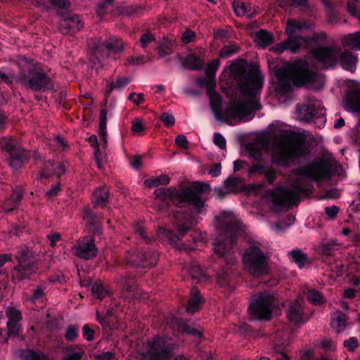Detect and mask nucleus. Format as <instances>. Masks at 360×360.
Listing matches in <instances>:
<instances>
[{
  "instance_id": "nucleus-1",
  "label": "nucleus",
  "mask_w": 360,
  "mask_h": 360,
  "mask_svg": "<svg viewBox=\"0 0 360 360\" xmlns=\"http://www.w3.org/2000/svg\"><path fill=\"white\" fill-rule=\"evenodd\" d=\"M210 190L208 184L195 181L191 188L175 190L162 187L154 191L155 198L168 205L175 204L179 207V210L173 211L177 233L166 229L162 230V234L171 245H176L181 238L198 223V215L206 213L205 200L201 195L209 193Z\"/></svg>"
},
{
  "instance_id": "nucleus-2",
  "label": "nucleus",
  "mask_w": 360,
  "mask_h": 360,
  "mask_svg": "<svg viewBox=\"0 0 360 360\" xmlns=\"http://www.w3.org/2000/svg\"><path fill=\"white\" fill-rule=\"evenodd\" d=\"M240 91L249 101H233L220 113L215 114L217 120L233 125V120L241 119L260 110L258 96L263 87L264 79L254 66L243 67L238 70L237 75Z\"/></svg>"
},
{
  "instance_id": "nucleus-3",
  "label": "nucleus",
  "mask_w": 360,
  "mask_h": 360,
  "mask_svg": "<svg viewBox=\"0 0 360 360\" xmlns=\"http://www.w3.org/2000/svg\"><path fill=\"white\" fill-rule=\"evenodd\" d=\"M219 220V236L213 242V250L222 265L217 274V283L220 287L232 290V266L236 259L233 250L237 243L238 233L241 230V223L229 212H224L217 217Z\"/></svg>"
},
{
  "instance_id": "nucleus-4",
  "label": "nucleus",
  "mask_w": 360,
  "mask_h": 360,
  "mask_svg": "<svg viewBox=\"0 0 360 360\" xmlns=\"http://www.w3.org/2000/svg\"><path fill=\"white\" fill-rule=\"evenodd\" d=\"M169 324L172 328L171 334L157 335L148 340L145 353L146 360H172L179 347V334L193 337L196 346H198L204 338L202 331L191 327L182 318L172 316Z\"/></svg>"
},
{
  "instance_id": "nucleus-5",
  "label": "nucleus",
  "mask_w": 360,
  "mask_h": 360,
  "mask_svg": "<svg viewBox=\"0 0 360 360\" xmlns=\"http://www.w3.org/2000/svg\"><path fill=\"white\" fill-rule=\"evenodd\" d=\"M169 324L172 328L171 334L157 335L148 340L145 353L146 360H172L179 347V334L193 337L196 346H198L204 338L202 331L191 327L182 318L172 316Z\"/></svg>"
},
{
  "instance_id": "nucleus-6",
  "label": "nucleus",
  "mask_w": 360,
  "mask_h": 360,
  "mask_svg": "<svg viewBox=\"0 0 360 360\" xmlns=\"http://www.w3.org/2000/svg\"><path fill=\"white\" fill-rule=\"evenodd\" d=\"M276 75L278 80L276 91L281 94L292 91V82L295 86H305L314 89H321L325 83L323 75L310 70L308 63L302 59L295 60L288 68L278 69Z\"/></svg>"
},
{
  "instance_id": "nucleus-7",
  "label": "nucleus",
  "mask_w": 360,
  "mask_h": 360,
  "mask_svg": "<svg viewBox=\"0 0 360 360\" xmlns=\"http://www.w3.org/2000/svg\"><path fill=\"white\" fill-rule=\"evenodd\" d=\"M311 54L324 68L334 67L340 60L344 69L352 72L356 70V56L349 51H342L338 46H319L311 51Z\"/></svg>"
},
{
  "instance_id": "nucleus-8",
  "label": "nucleus",
  "mask_w": 360,
  "mask_h": 360,
  "mask_svg": "<svg viewBox=\"0 0 360 360\" xmlns=\"http://www.w3.org/2000/svg\"><path fill=\"white\" fill-rule=\"evenodd\" d=\"M314 186H304L300 181H295L292 184V189L280 187L276 191L269 189L267 195L272 204V208L276 212H282L297 205L300 194L310 195L313 192Z\"/></svg>"
},
{
  "instance_id": "nucleus-9",
  "label": "nucleus",
  "mask_w": 360,
  "mask_h": 360,
  "mask_svg": "<svg viewBox=\"0 0 360 360\" xmlns=\"http://www.w3.org/2000/svg\"><path fill=\"white\" fill-rule=\"evenodd\" d=\"M293 139L296 141L295 143H280L275 146L271 157L273 164L287 167L309 155V150L304 146L305 137L295 133Z\"/></svg>"
},
{
  "instance_id": "nucleus-10",
  "label": "nucleus",
  "mask_w": 360,
  "mask_h": 360,
  "mask_svg": "<svg viewBox=\"0 0 360 360\" xmlns=\"http://www.w3.org/2000/svg\"><path fill=\"white\" fill-rule=\"evenodd\" d=\"M312 27L313 23L309 21L288 19L285 26L287 39L272 46L271 51L276 54H281L284 51H290L292 53H297L307 41L303 36L297 34V32L303 30L311 29Z\"/></svg>"
},
{
  "instance_id": "nucleus-11",
  "label": "nucleus",
  "mask_w": 360,
  "mask_h": 360,
  "mask_svg": "<svg viewBox=\"0 0 360 360\" xmlns=\"http://www.w3.org/2000/svg\"><path fill=\"white\" fill-rule=\"evenodd\" d=\"M24 86L34 91H55L53 81L40 65L24 56Z\"/></svg>"
},
{
  "instance_id": "nucleus-12",
  "label": "nucleus",
  "mask_w": 360,
  "mask_h": 360,
  "mask_svg": "<svg viewBox=\"0 0 360 360\" xmlns=\"http://www.w3.org/2000/svg\"><path fill=\"white\" fill-rule=\"evenodd\" d=\"M268 256L255 245L245 249L242 262L244 269L254 278H259L269 273Z\"/></svg>"
},
{
  "instance_id": "nucleus-13",
  "label": "nucleus",
  "mask_w": 360,
  "mask_h": 360,
  "mask_svg": "<svg viewBox=\"0 0 360 360\" xmlns=\"http://www.w3.org/2000/svg\"><path fill=\"white\" fill-rule=\"evenodd\" d=\"M124 48V42L120 38L115 37L100 38L93 44L90 60L94 65L102 67L104 59L109 58L111 54L121 53Z\"/></svg>"
},
{
  "instance_id": "nucleus-14",
  "label": "nucleus",
  "mask_w": 360,
  "mask_h": 360,
  "mask_svg": "<svg viewBox=\"0 0 360 360\" xmlns=\"http://www.w3.org/2000/svg\"><path fill=\"white\" fill-rule=\"evenodd\" d=\"M296 113L302 122H309L314 120L319 128L323 127L326 122L323 103L314 97H308L303 103L297 104Z\"/></svg>"
},
{
  "instance_id": "nucleus-15",
  "label": "nucleus",
  "mask_w": 360,
  "mask_h": 360,
  "mask_svg": "<svg viewBox=\"0 0 360 360\" xmlns=\"http://www.w3.org/2000/svg\"><path fill=\"white\" fill-rule=\"evenodd\" d=\"M159 259V253L150 248L130 249L125 252L124 264L135 268H151Z\"/></svg>"
},
{
  "instance_id": "nucleus-16",
  "label": "nucleus",
  "mask_w": 360,
  "mask_h": 360,
  "mask_svg": "<svg viewBox=\"0 0 360 360\" xmlns=\"http://www.w3.org/2000/svg\"><path fill=\"white\" fill-rule=\"evenodd\" d=\"M275 297L267 292H260L250 302L248 307L250 315L256 320L268 321L272 316Z\"/></svg>"
},
{
  "instance_id": "nucleus-17",
  "label": "nucleus",
  "mask_w": 360,
  "mask_h": 360,
  "mask_svg": "<svg viewBox=\"0 0 360 360\" xmlns=\"http://www.w3.org/2000/svg\"><path fill=\"white\" fill-rule=\"evenodd\" d=\"M331 169L332 167L329 162L324 159H318L302 167L299 174L313 181L319 182L331 178Z\"/></svg>"
},
{
  "instance_id": "nucleus-18",
  "label": "nucleus",
  "mask_w": 360,
  "mask_h": 360,
  "mask_svg": "<svg viewBox=\"0 0 360 360\" xmlns=\"http://www.w3.org/2000/svg\"><path fill=\"white\" fill-rule=\"evenodd\" d=\"M39 248L24 245V279L35 281L38 277L39 266L41 263Z\"/></svg>"
},
{
  "instance_id": "nucleus-19",
  "label": "nucleus",
  "mask_w": 360,
  "mask_h": 360,
  "mask_svg": "<svg viewBox=\"0 0 360 360\" xmlns=\"http://www.w3.org/2000/svg\"><path fill=\"white\" fill-rule=\"evenodd\" d=\"M72 251L77 258L91 260L96 257L98 250L94 238L91 236H85L75 242L72 248Z\"/></svg>"
},
{
  "instance_id": "nucleus-20",
  "label": "nucleus",
  "mask_w": 360,
  "mask_h": 360,
  "mask_svg": "<svg viewBox=\"0 0 360 360\" xmlns=\"http://www.w3.org/2000/svg\"><path fill=\"white\" fill-rule=\"evenodd\" d=\"M1 146L7 151L9 157L8 158V163L9 166L14 170L18 171L22 166V149L20 145L15 146L12 140L3 141Z\"/></svg>"
},
{
  "instance_id": "nucleus-21",
  "label": "nucleus",
  "mask_w": 360,
  "mask_h": 360,
  "mask_svg": "<svg viewBox=\"0 0 360 360\" xmlns=\"http://www.w3.org/2000/svg\"><path fill=\"white\" fill-rule=\"evenodd\" d=\"M82 218L93 236L101 235V217L97 212L90 207H85L82 211Z\"/></svg>"
},
{
  "instance_id": "nucleus-22",
  "label": "nucleus",
  "mask_w": 360,
  "mask_h": 360,
  "mask_svg": "<svg viewBox=\"0 0 360 360\" xmlns=\"http://www.w3.org/2000/svg\"><path fill=\"white\" fill-rule=\"evenodd\" d=\"M84 27L79 16L77 15H68L64 16L59 22V30L63 34L73 35L80 31Z\"/></svg>"
},
{
  "instance_id": "nucleus-23",
  "label": "nucleus",
  "mask_w": 360,
  "mask_h": 360,
  "mask_svg": "<svg viewBox=\"0 0 360 360\" xmlns=\"http://www.w3.org/2000/svg\"><path fill=\"white\" fill-rule=\"evenodd\" d=\"M304 315V307L298 301L295 300L290 302L287 316L290 322L295 325L304 323L306 321Z\"/></svg>"
},
{
  "instance_id": "nucleus-24",
  "label": "nucleus",
  "mask_w": 360,
  "mask_h": 360,
  "mask_svg": "<svg viewBox=\"0 0 360 360\" xmlns=\"http://www.w3.org/2000/svg\"><path fill=\"white\" fill-rule=\"evenodd\" d=\"M205 303V298L196 287H193L190 291V297L186 305V311L194 314L199 311Z\"/></svg>"
},
{
  "instance_id": "nucleus-25",
  "label": "nucleus",
  "mask_w": 360,
  "mask_h": 360,
  "mask_svg": "<svg viewBox=\"0 0 360 360\" xmlns=\"http://www.w3.org/2000/svg\"><path fill=\"white\" fill-rule=\"evenodd\" d=\"M110 191L106 186L97 188L92 194L91 203L94 208L106 207L108 203Z\"/></svg>"
},
{
  "instance_id": "nucleus-26",
  "label": "nucleus",
  "mask_w": 360,
  "mask_h": 360,
  "mask_svg": "<svg viewBox=\"0 0 360 360\" xmlns=\"http://www.w3.org/2000/svg\"><path fill=\"white\" fill-rule=\"evenodd\" d=\"M179 60L182 67L190 70H200L205 65L204 60L194 53H189L184 58L179 56Z\"/></svg>"
},
{
  "instance_id": "nucleus-27",
  "label": "nucleus",
  "mask_w": 360,
  "mask_h": 360,
  "mask_svg": "<svg viewBox=\"0 0 360 360\" xmlns=\"http://www.w3.org/2000/svg\"><path fill=\"white\" fill-rule=\"evenodd\" d=\"M119 284L122 288L123 290L129 294H132L134 296L139 295V289L137 288L136 284V278L131 274L122 276L119 279Z\"/></svg>"
},
{
  "instance_id": "nucleus-28",
  "label": "nucleus",
  "mask_w": 360,
  "mask_h": 360,
  "mask_svg": "<svg viewBox=\"0 0 360 360\" xmlns=\"http://www.w3.org/2000/svg\"><path fill=\"white\" fill-rule=\"evenodd\" d=\"M346 104L352 111L360 112V89L353 88L347 92Z\"/></svg>"
},
{
  "instance_id": "nucleus-29",
  "label": "nucleus",
  "mask_w": 360,
  "mask_h": 360,
  "mask_svg": "<svg viewBox=\"0 0 360 360\" xmlns=\"http://www.w3.org/2000/svg\"><path fill=\"white\" fill-rule=\"evenodd\" d=\"M36 6L42 9L47 10L51 7L58 8L60 9H68L70 4L68 0H49L47 1L43 0H34V2Z\"/></svg>"
},
{
  "instance_id": "nucleus-30",
  "label": "nucleus",
  "mask_w": 360,
  "mask_h": 360,
  "mask_svg": "<svg viewBox=\"0 0 360 360\" xmlns=\"http://www.w3.org/2000/svg\"><path fill=\"white\" fill-rule=\"evenodd\" d=\"M255 41L260 48L266 49L274 42V38L270 32L261 29L255 34Z\"/></svg>"
},
{
  "instance_id": "nucleus-31",
  "label": "nucleus",
  "mask_w": 360,
  "mask_h": 360,
  "mask_svg": "<svg viewBox=\"0 0 360 360\" xmlns=\"http://www.w3.org/2000/svg\"><path fill=\"white\" fill-rule=\"evenodd\" d=\"M7 315L8 317V335L11 336L16 333L18 330V327L17 326L18 322L20 319V313L19 311L15 310V309H9L7 311Z\"/></svg>"
},
{
  "instance_id": "nucleus-32",
  "label": "nucleus",
  "mask_w": 360,
  "mask_h": 360,
  "mask_svg": "<svg viewBox=\"0 0 360 360\" xmlns=\"http://www.w3.org/2000/svg\"><path fill=\"white\" fill-rule=\"evenodd\" d=\"M342 44L350 49L360 50V31L344 36Z\"/></svg>"
},
{
  "instance_id": "nucleus-33",
  "label": "nucleus",
  "mask_w": 360,
  "mask_h": 360,
  "mask_svg": "<svg viewBox=\"0 0 360 360\" xmlns=\"http://www.w3.org/2000/svg\"><path fill=\"white\" fill-rule=\"evenodd\" d=\"M225 188L230 189L229 192L237 193L245 186L244 179L240 176H229L224 181Z\"/></svg>"
},
{
  "instance_id": "nucleus-34",
  "label": "nucleus",
  "mask_w": 360,
  "mask_h": 360,
  "mask_svg": "<svg viewBox=\"0 0 360 360\" xmlns=\"http://www.w3.org/2000/svg\"><path fill=\"white\" fill-rule=\"evenodd\" d=\"M290 259L294 262L299 268H303L305 264L309 262V257L303 253L300 249H293L288 252Z\"/></svg>"
},
{
  "instance_id": "nucleus-35",
  "label": "nucleus",
  "mask_w": 360,
  "mask_h": 360,
  "mask_svg": "<svg viewBox=\"0 0 360 360\" xmlns=\"http://www.w3.org/2000/svg\"><path fill=\"white\" fill-rule=\"evenodd\" d=\"M113 313L111 310H108L105 314H101L99 311H96V319L102 326L104 330H112L113 321L112 317Z\"/></svg>"
},
{
  "instance_id": "nucleus-36",
  "label": "nucleus",
  "mask_w": 360,
  "mask_h": 360,
  "mask_svg": "<svg viewBox=\"0 0 360 360\" xmlns=\"http://www.w3.org/2000/svg\"><path fill=\"white\" fill-rule=\"evenodd\" d=\"M143 7L141 5H123L117 8V12L124 15L131 16L142 13Z\"/></svg>"
},
{
  "instance_id": "nucleus-37",
  "label": "nucleus",
  "mask_w": 360,
  "mask_h": 360,
  "mask_svg": "<svg viewBox=\"0 0 360 360\" xmlns=\"http://www.w3.org/2000/svg\"><path fill=\"white\" fill-rule=\"evenodd\" d=\"M197 84L199 86L205 87L207 90V94L210 96L214 95L219 97L218 94L215 91L216 83L215 80L210 77H200L197 79Z\"/></svg>"
},
{
  "instance_id": "nucleus-38",
  "label": "nucleus",
  "mask_w": 360,
  "mask_h": 360,
  "mask_svg": "<svg viewBox=\"0 0 360 360\" xmlns=\"http://www.w3.org/2000/svg\"><path fill=\"white\" fill-rule=\"evenodd\" d=\"M170 178L167 174H161L159 176H152L145 179L143 184L148 188H154L160 185H167Z\"/></svg>"
},
{
  "instance_id": "nucleus-39",
  "label": "nucleus",
  "mask_w": 360,
  "mask_h": 360,
  "mask_svg": "<svg viewBox=\"0 0 360 360\" xmlns=\"http://www.w3.org/2000/svg\"><path fill=\"white\" fill-rule=\"evenodd\" d=\"M67 354L63 360H81L85 354V352L77 346L70 345L66 348Z\"/></svg>"
},
{
  "instance_id": "nucleus-40",
  "label": "nucleus",
  "mask_w": 360,
  "mask_h": 360,
  "mask_svg": "<svg viewBox=\"0 0 360 360\" xmlns=\"http://www.w3.org/2000/svg\"><path fill=\"white\" fill-rule=\"evenodd\" d=\"M267 166L265 165L263 160H253L251 165L249 164L248 169V176L252 177L255 174L262 175L264 173V169Z\"/></svg>"
},
{
  "instance_id": "nucleus-41",
  "label": "nucleus",
  "mask_w": 360,
  "mask_h": 360,
  "mask_svg": "<svg viewBox=\"0 0 360 360\" xmlns=\"http://www.w3.org/2000/svg\"><path fill=\"white\" fill-rule=\"evenodd\" d=\"M131 82V79L127 77H117L115 82H111L108 84L105 90V94L109 96L111 92L116 89H122Z\"/></svg>"
},
{
  "instance_id": "nucleus-42",
  "label": "nucleus",
  "mask_w": 360,
  "mask_h": 360,
  "mask_svg": "<svg viewBox=\"0 0 360 360\" xmlns=\"http://www.w3.org/2000/svg\"><path fill=\"white\" fill-rule=\"evenodd\" d=\"M248 158L253 160H263V155L260 148L255 143H249L245 146Z\"/></svg>"
},
{
  "instance_id": "nucleus-43",
  "label": "nucleus",
  "mask_w": 360,
  "mask_h": 360,
  "mask_svg": "<svg viewBox=\"0 0 360 360\" xmlns=\"http://www.w3.org/2000/svg\"><path fill=\"white\" fill-rule=\"evenodd\" d=\"M307 300L314 305H321L324 302L323 294L315 289H310L307 293Z\"/></svg>"
},
{
  "instance_id": "nucleus-44",
  "label": "nucleus",
  "mask_w": 360,
  "mask_h": 360,
  "mask_svg": "<svg viewBox=\"0 0 360 360\" xmlns=\"http://www.w3.org/2000/svg\"><path fill=\"white\" fill-rule=\"evenodd\" d=\"M172 39H169L168 37L165 38L164 41L155 47V49H158V54L160 57H165L172 53Z\"/></svg>"
},
{
  "instance_id": "nucleus-45",
  "label": "nucleus",
  "mask_w": 360,
  "mask_h": 360,
  "mask_svg": "<svg viewBox=\"0 0 360 360\" xmlns=\"http://www.w3.org/2000/svg\"><path fill=\"white\" fill-rule=\"evenodd\" d=\"M239 46L236 44L224 45L219 51V57L228 58L239 51Z\"/></svg>"
},
{
  "instance_id": "nucleus-46",
  "label": "nucleus",
  "mask_w": 360,
  "mask_h": 360,
  "mask_svg": "<svg viewBox=\"0 0 360 360\" xmlns=\"http://www.w3.org/2000/svg\"><path fill=\"white\" fill-rule=\"evenodd\" d=\"M32 295L27 298V300L33 303H43L46 300V295L41 286H37L32 290Z\"/></svg>"
},
{
  "instance_id": "nucleus-47",
  "label": "nucleus",
  "mask_w": 360,
  "mask_h": 360,
  "mask_svg": "<svg viewBox=\"0 0 360 360\" xmlns=\"http://www.w3.org/2000/svg\"><path fill=\"white\" fill-rule=\"evenodd\" d=\"M330 324L333 328H335L338 332H340L346 326V316L342 312H338L335 316L332 319Z\"/></svg>"
},
{
  "instance_id": "nucleus-48",
  "label": "nucleus",
  "mask_w": 360,
  "mask_h": 360,
  "mask_svg": "<svg viewBox=\"0 0 360 360\" xmlns=\"http://www.w3.org/2000/svg\"><path fill=\"white\" fill-rule=\"evenodd\" d=\"M91 292L94 297L102 300L108 295V290L100 282L91 285Z\"/></svg>"
},
{
  "instance_id": "nucleus-49",
  "label": "nucleus",
  "mask_w": 360,
  "mask_h": 360,
  "mask_svg": "<svg viewBox=\"0 0 360 360\" xmlns=\"http://www.w3.org/2000/svg\"><path fill=\"white\" fill-rule=\"evenodd\" d=\"M233 8L237 15L240 16L246 13H250L251 8L243 2L239 1H234L233 2Z\"/></svg>"
},
{
  "instance_id": "nucleus-50",
  "label": "nucleus",
  "mask_w": 360,
  "mask_h": 360,
  "mask_svg": "<svg viewBox=\"0 0 360 360\" xmlns=\"http://www.w3.org/2000/svg\"><path fill=\"white\" fill-rule=\"evenodd\" d=\"M65 338L68 342H73L79 337V326L77 325H69L65 333Z\"/></svg>"
},
{
  "instance_id": "nucleus-51",
  "label": "nucleus",
  "mask_w": 360,
  "mask_h": 360,
  "mask_svg": "<svg viewBox=\"0 0 360 360\" xmlns=\"http://www.w3.org/2000/svg\"><path fill=\"white\" fill-rule=\"evenodd\" d=\"M220 65L219 59L216 58L209 63L205 69L206 77L215 80V75Z\"/></svg>"
},
{
  "instance_id": "nucleus-52",
  "label": "nucleus",
  "mask_w": 360,
  "mask_h": 360,
  "mask_svg": "<svg viewBox=\"0 0 360 360\" xmlns=\"http://www.w3.org/2000/svg\"><path fill=\"white\" fill-rule=\"evenodd\" d=\"M153 42H156V39L151 32L147 31L141 34L139 44L142 49H146Z\"/></svg>"
},
{
  "instance_id": "nucleus-53",
  "label": "nucleus",
  "mask_w": 360,
  "mask_h": 360,
  "mask_svg": "<svg viewBox=\"0 0 360 360\" xmlns=\"http://www.w3.org/2000/svg\"><path fill=\"white\" fill-rule=\"evenodd\" d=\"M53 167V161H49L45 167L39 172V178L41 179H46L53 176L54 172Z\"/></svg>"
},
{
  "instance_id": "nucleus-54",
  "label": "nucleus",
  "mask_w": 360,
  "mask_h": 360,
  "mask_svg": "<svg viewBox=\"0 0 360 360\" xmlns=\"http://www.w3.org/2000/svg\"><path fill=\"white\" fill-rule=\"evenodd\" d=\"M189 272L192 278L196 279L198 281L205 277L203 269L198 264H192Z\"/></svg>"
},
{
  "instance_id": "nucleus-55",
  "label": "nucleus",
  "mask_w": 360,
  "mask_h": 360,
  "mask_svg": "<svg viewBox=\"0 0 360 360\" xmlns=\"http://www.w3.org/2000/svg\"><path fill=\"white\" fill-rule=\"evenodd\" d=\"M295 217L292 214H288L282 221H278L275 224V229L277 231H281L284 226H289L294 223Z\"/></svg>"
},
{
  "instance_id": "nucleus-56",
  "label": "nucleus",
  "mask_w": 360,
  "mask_h": 360,
  "mask_svg": "<svg viewBox=\"0 0 360 360\" xmlns=\"http://www.w3.org/2000/svg\"><path fill=\"white\" fill-rule=\"evenodd\" d=\"M262 175L264 176L267 183L269 185L273 184L276 179V170L271 166H267L264 169V173H263Z\"/></svg>"
},
{
  "instance_id": "nucleus-57",
  "label": "nucleus",
  "mask_w": 360,
  "mask_h": 360,
  "mask_svg": "<svg viewBox=\"0 0 360 360\" xmlns=\"http://www.w3.org/2000/svg\"><path fill=\"white\" fill-rule=\"evenodd\" d=\"M273 352L274 353L273 355L274 360H290L289 355L283 351V349L279 345H276L273 348Z\"/></svg>"
},
{
  "instance_id": "nucleus-58",
  "label": "nucleus",
  "mask_w": 360,
  "mask_h": 360,
  "mask_svg": "<svg viewBox=\"0 0 360 360\" xmlns=\"http://www.w3.org/2000/svg\"><path fill=\"white\" fill-rule=\"evenodd\" d=\"M343 345L349 352H353L357 347H359V344L358 339L356 337H350L349 339L344 341Z\"/></svg>"
},
{
  "instance_id": "nucleus-59",
  "label": "nucleus",
  "mask_w": 360,
  "mask_h": 360,
  "mask_svg": "<svg viewBox=\"0 0 360 360\" xmlns=\"http://www.w3.org/2000/svg\"><path fill=\"white\" fill-rule=\"evenodd\" d=\"M24 360H48V358L42 352L29 351L27 354H24Z\"/></svg>"
},
{
  "instance_id": "nucleus-60",
  "label": "nucleus",
  "mask_w": 360,
  "mask_h": 360,
  "mask_svg": "<svg viewBox=\"0 0 360 360\" xmlns=\"http://www.w3.org/2000/svg\"><path fill=\"white\" fill-rule=\"evenodd\" d=\"M304 37L307 40L306 42L304 44V46L310 41L316 43V42L325 41L326 39V34L324 32H320V33L314 32L309 37Z\"/></svg>"
},
{
  "instance_id": "nucleus-61",
  "label": "nucleus",
  "mask_w": 360,
  "mask_h": 360,
  "mask_svg": "<svg viewBox=\"0 0 360 360\" xmlns=\"http://www.w3.org/2000/svg\"><path fill=\"white\" fill-rule=\"evenodd\" d=\"M95 330L91 328L89 324H84L82 327L83 338L87 341H92L94 338Z\"/></svg>"
},
{
  "instance_id": "nucleus-62",
  "label": "nucleus",
  "mask_w": 360,
  "mask_h": 360,
  "mask_svg": "<svg viewBox=\"0 0 360 360\" xmlns=\"http://www.w3.org/2000/svg\"><path fill=\"white\" fill-rule=\"evenodd\" d=\"M160 120L163 122V124L167 127H171L175 123L174 117L172 115L169 114L167 112L162 113L160 117Z\"/></svg>"
},
{
  "instance_id": "nucleus-63",
  "label": "nucleus",
  "mask_w": 360,
  "mask_h": 360,
  "mask_svg": "<svg viewBox=\"0 0 360 360\" xmlns=\"http://www.w3.org/2000/svg\"><path fill=\"white\" fill-rule=\"evenodd\" d=\"M213 142L220 149L223 150L226 148V141L220 133L215 132L214 134Z\"/></svg>"
},
{
  "instance_id": "nucleus-64",
  "label": "nucleus",
  "mask_w": 360,
  "mask_h": 360,
  "mask_svg": "<svg viewBox=\"0 0 360 360\" xmlns=\"http://www.w3.org/2000/svg\"><path fill=\"white\" fill-rule=\"evenodd\" d=\"M347 11L351 15L358 18L360 21V10L358 9L356 5L354 2H347Z\"/></svg>"
}]
</instances>
